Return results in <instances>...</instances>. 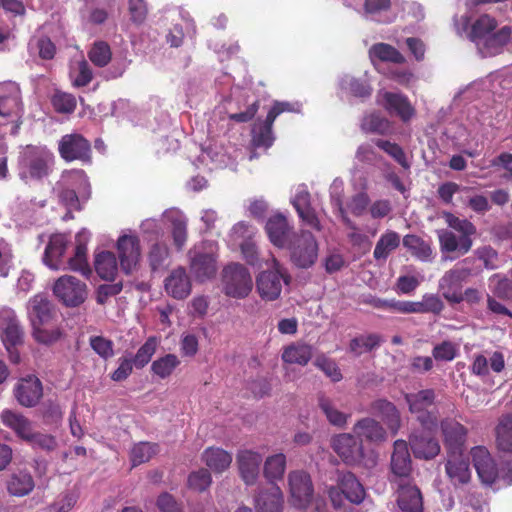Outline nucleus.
<instances>
[{
	"label": "nucleus",
	"mask_w": 512,
	"mask_h": 512,
	"mask_svg": "<svg viewBox=\"0 0 512 512\" xmlns=\"http://www.w3.org/2000/svg\"><path fill=\"white\" fill-rule=\"evenodd\" d=\"M444 219L447 225L458 232L456 234L451 230L439 231V245L443 253L458 252L459 255L468 253L473 245L472 236L476 234V226L467 219H461L450 212L444 213Z\"/></svg>",
	"instance_id": "nucleus-1"
},
{
	"label": "nucleus",
	"mask_w": 512,
	"mask_h": 512,
	"mask_svg": "<svg viewBox=\"0 0 512 512\" xmlns=\"http://www.w3.org/2000/svg\"><path fill=\"white\" fill-rule=\"evenodd\" d=\"M331 447L347 465H358L367 468L376 465V458L365 454L362 442L354 433H341L334 436L331 440Z\"/></svg>",
	"instance_id": "nucleus-2"
},
{
	"label": "nucleus",
	"mask_w": 512,
	"mask_h": 512,
	"mask_svg": "<svg viewBox=\"0 0 512 512\" xmlns=\"http://www.w3.org/2000/svg\"><path fill=\"white\" fill-rule=\"evenodd\" d=\"M54 164V155L48 149L27 146L20 159V177L23 180H41L47 177Z\"/></svg>",
	"instance_id": "nucleus-3"
},
{
	"label": "nucleus",
	"mask_w": 512,
	"mask_h": 512,
	"mask_svg": "<svg viewBox=\"0 0 512 512\" xmlns=\"http://www.w3.org/2000/svg\"><path fill=\"white\" fill-rule=\"evenodd\" d=\"M291 275L277 258L272 256L271 269L264 270L256 277V288L259 296L265 301L277 300L282 292V284L289 285Z\"/></svg>",
	"instance_id": "nucleus-4"
},
{
	"label": "nucleus",
	"mask_w": 512,
	"mask_h": 512,
	"mask_svg": "<svg viewBox=\"0 0 512 512\" xmlns=\"http://www.w3.org/2000/svg\"><path fill=\"white\" fill-rule=\"evenodd\" d=\"M286 248L290 252L291 263L300 269L312 267L318 258V243L315 236L307 230L293 234Z\"/></svg>",
	"instance_id": "nucleus-5"
},
{
	"label": "nucleus",
	"mask_w": 512,
	"mask_h": 512,
	"mask_svg": "<svg viewBox=\"0 0 512 512\" xmlns=\"http://www.w3.org/2000/svg\"><path fill=\"white\" fill-rule=\"evenodd\" d=\"M498 23L497 20L488 15H480L471 25L469 38L473 42L486 39V46L491 48H501L506 45L511 37L512 29L510 26H503L495 31Z\"/></svg>",
	"instance_id": "nucleus-6"
},
{
	"label": "nucleus",
	"mask_w": 512,
	"mask_h": 512,
	"mask_svg": "<svg viewBox=\"0 0 512 512\" xmlns=\"http://www.w3.org/2000/svg\"><path fill=\"white\" fill-rule=\"evenodd\" d=\"M190 272L198 282H205L215 277L217 266L216 246L212 243H203L189 251Z\"/></svg>",
	"instance_id": "nucleus-7"
},
{
	"label": "nucleus",
	"mask_w": 512,
	"mask_h": 512,
	"mask_svg": "<svg viewBox=\"0 0 512 512\" xmlns=\"http://www.w3.org/2000/svg\"><path fill=\"white\" fill-rule=\"evenodd\" d=\"M222 286L226 296L242 299L251 292L253 281L245 266L239 263H230L222 271Z\"/></svg>",
	"instance_id": "nucleus-8"
},
{
	"label": "nucleus",
	"mask_w": 512,
	"mask_h": 512,
	"mask_svg": "<svg viewBox=\"0 0 512 512\" xmlns=\"http://www.w3.org/2000/svg\"><path fill=\"white\" fill-rule=\"evenodd\" d=\"M409 411L416 415L417 421L424 428H436L438 417L436 411L429 408L434 405L436 394L433 389H423L416 393L405 394Z\"/></svg>",
	"instance_id": "nucleus-9"
},
{
	"label": "nucleus",
	"mask_w": 512,
	"mask_h": 512,
	"mask_svg": "<svg viewBox=\"0 0 512 512\" xmlns=\"http://www.w3.org/2000/svg\"><path fill=\"white\" fill-rule=\"evenodd\" d=\"M443 444L447 455H463L469 430L456 418L445 417L440 421Z\"/></svg>",
	"instance_id": "nucleus-10"
},
{
	"label": "nucleus",
	"mask_w": 512,
	"mask_h": 512,
	"mask_svg": "<svg viewBox=\"0 0 512 512\" xmlns=\"http://www.w3.org/2000/svg\"><path fill=\"white\" fill-rule=\"evenodd\" d=\"M55 296L68 307H77L87 297V286L74 276L64 275L53 286Z\"/></svg>",
	"instance_id": "nucleus-11"
},
{
	"label": "nucleus",
	"mask_w": 512,
	"mask_h": 512,
	"mask_svg": "<svg viewBox=\"0 0 512 512\" xmlns=\"http://www.w3.org/2000/svg\"><path fill=\"white\" fill-rule=\"evenodd\" d=\"M434 428L414 430L409 436V443L414 456L418 459H434L440 453V444L433 434Z\"/></svg>",
	"instance_id": "nucleus-12"
},
{
	"label": "nucleus",
	"mask_w": 512,
	"mask_h": 512,
	"mask_svg": "<svg viewBox=\"0 0 512 512\" xmlns=\"http://www.w3.org/2000/svg\"><path fill=\"white\" fill-rule=\"evenodd\" d=\"M58 151L67 162L79 160L86 163L91 161L90 142L81 134L73 133L62 136Z\"/></svg>",
	"instance_id": "nucleus-13"
},
{
	"label": "nucleus",
	"mask_w": 512,
	"mask_h": 512,
	"mask_svg": "<svg viewBox=\"0 0 512 512\" xmlns=\"http://www.w3.org/2000/svg\"><path fill=\"white\" fill-rule=\"evenodd\" d=\"M0 338L5 348L18 347L24 342V329L12 309L0 312Z\"/></svg>",
	"instance_id": "nucleus-14"
},
{
	"label": "nucleus",
	"mask_w": 512,
	"mask_h": 512,
	"mask_svg": "<svg viewBox=\"0 0 512 512\" xmlns=\"http://www.w3.org/2000/svg\"><path fill=\"white\" fill-rule=\"evenodd\" d=\"M27 316L31 327L51 324L56 317L53 303L44 294L34 295L27 304Z\"/></svg>",
	"instance_id": "nucleus-15"
},
{
	"label": "nucleus",
	"mask_w": 512,
	"mask_h": 512,
	"mask_svg": "<svg viewBox=\"0 0 512 512\" xmlns=\"http://www.w3.org/2000/svg\"><path fill=\"white\" fill-rule=\"evenodd\" d=\"M353 433L362 442L378 445L387 440V430L378 420L372 417H363L353 426Z\"/></svg>",
	"instance_id": "nucleus-16"
},
{
	"label": "nucleus",
	"mask_w": 512,
	"mask_h": 512,
	"mask_svg": "<svg viewBox=\"0 0 512 512\" xmlns=\"http://www.w3.org/2000/svg\"><path fill=\"white\" fill-rule=\"evenodd\" d=\"M471 457L480 480L488 485L498 478V469L488 449L484 446H475L471 449Z\"/></svg>",
	"instance_id": "nucleus-17"
},
{
	"label": "nucleus",
	"mask_w": 512,
	"mask_h": 512,
	"mask_svg": "<svg viewBox=\"0 0 512 512\" xmlns=\"http://www.w3.org/2000/svg\"><path fill=\"white\" fill-rule=\"evenodd\" d=\"M117 251L122 271L130 274L140 258V241L138 237L134 235L119 237Z\"/></svg>",
	"instance_id": "nucleus-18"
},
{
	"label": "nucleus",
	"mask_w": 512,
	"mask_h": 512,
	"mask_svg": "<svg viewBox=\"0 0 512 512\" xmlns=\"http://www.w3.org/2000/svg\"><path fill=\"white\" fill-rule=\"evenodd\" d=\"M291 496L298 506L308 504L313 496V485L310 475L304 471H293L289 474Z\"/></svg>",
	"instance_id": "nucleus-19"
},
{
	"label": "nucleus",
	"mask_w": 512,
	"mask_h": 512,
	"mask_svg": "<svg viewBox=\"0 0 512 512\" xmlns=\"http://www.w3.org/2000/svg\"><path fill=\"white\" fill-rule=\"evenodd\" d=\"M370 412L381 417L392 435L401 428V415L394 403L387 399H376L370 403Z\"/></svg>",
	"instance_id": "nucleus-20"
},
{
	"label": "nucleus",
	"mask_w": 512,
	"mask_h": 512,
	"mask_svg": "<svg viewBox=\"0 0 512 512\" xmlns=\"http://www.w3.org/2000/svg\"><path fill=\"white\" fill-rule=\"evenodd\" d=\"M291 229L287 218L281 213L269 217L265 225L270 242L278 248L286 247L291 238L289 237Z\"/></svg>",
	"instance_id": "nucleus-21"
},
{
	"label": "nucleus",
	"mask_w": 512,
	"mask_h": 512,
	"mask_svg": "<svg viewBox=\"0 0 512 512\" xmlns=\"http://www.w3.org/2000/svg\"><path fill=\"white\" fill-rule=\"evenodd\" d=\"M262 455L252 450H243L237 454L240 476L247 485H253L259 475Z\"/></svg>",
	"instance_id": "nucleus-22"
},
{
	"label": "nucleus",
	"mask_w": 512,
	"mask_h": 512,
	"mask_svg": "<svg viewBox=\"0 0 512 512\" xmlns=\"http://www.w3.org/2000/svg\"><path fill=\"white\" fill-rule=\"evenodd\" d=\"M43 395L41 381L35 376L22 379L15 388V397L25 407H34Z\"/></svg>",
	"instance_id": "nucleus-23"
},
{
	"label": "nucleus",
	"mask_w": 512,
	"mask_h": 512,
	"mask_svg": "<svg viewBox=\"0 0 512 512\" xmlns=\"http://www.w3.org/2000/svg\"><path fill=\"white\" fill-rule=\"evenodd\" d=\"M475 258L467 257L457 263L452 269L445 272L439 281V287L447 285H460L471 276H475L481 272V269L475 268Z\"/></svg>",
	"instance_id": "nucleus-24"
},
{
	"label": "nucleus",
	"mask_w": 512,
	"mask_h": 512,
	"mask_svg": "<svg viewBox=\"0 0 512 512\" xmlns=\"http://www.w3.org/2000/svg\"><path fill=\"white\" fill-rule=\"evenodd\" d=\"M446 474L454 486L468 484L471 480L469 461L463 455H447Z\"/></svg>",
	"instance_id": "nucleus-25"
},
{
	"label": "nucleus",
	"mask_w": 512,
	"mask_h": 512,
	"mask_svg": "<svg viewBox=\"0 0 512 512\" xmlns=\"http://www.w3.org/2000/svg\"><path fill=\"white\" fill-rule=\"evenodd\" d=\"M391 471L400 478L408 477L411 472V458L408 443L405 440H396L391 455Z\"/></svg>",
	"instance_id": "nucleus-26"
},
{
	"label": "nucleus",
	"mask_w": 512,
	"mask_h": 512,
	"mask_svg": "<svg viewBox=\"0 0 512 512\" xmlns=\"http://www.w3.org/2000/svg\"><path fill=\"white\" fill-rule=\"evenodd\" d=\"M166 292L175 299H185L191 292V282L184 268L173 270L165 279Z\"/></svg>",
	"instance_id": "nucleus-27"
},
{
	"label": "nucleus",
	"mask_w": 512,
	"mask_h": 512,
	"mask_svg": "<svg viewBox=\"0 0 512 512\" xmlns=\"http://www.w3.org/2000/svg\"><path fill=\"white\" fill-rule=\"evenodd\" d=\"M384 108L397 116L403 122L409 121L415 114V109L412 107L408 97L401 93L385 92L383 94Z\"/></svg>",
	"instance_id": "nucleus-28"
},
{
	"label": "nucleus",
	"mask_w": 512,
	"mask_h": 512,
	"mask_svg": "<svg viewBox=\"0 0 512 512\" xmlns=\"http://www.w3.org/2000/svg\"><path fill=\"white\" fill-rule=\"evenodd\" d=\"M317 403L319 409L330 425L337 428H344L347 425L351 415L340 411L333 399L324 393H319L317 395Z\"/></svg>",
	"instance_id": "nucleus-29"
},
{
	"label": "nucleus",
	"mask_w": 512,
	"mask_h": 512,
	"mask_svg": "<svg viewBox=\"0 0 512 512\" xmlns=\"http://www.w3.org/2000/svg\"><path fill=\"white\" fill-rule=\"evenodd\" d=\"M489 367L495 373L502 372L505 367L504 355L499 351H494L487 359L483 354H477L474 356L470 370L474 375L485 377L489 374Z\"/></svg>",
	"instance_id": "nucleus-30"
},
{
	"label": "nucleus",
	"mask_w": 512,
	"mask_h": 512,
	"mask_svg": "<svg viewBox=\"0 0 512 512\" xmlns=\"http://www.w3.org/2000/svg\"><path fill=\"white\" fill-rule=\"evenodd\" d=\"M67 247V240L62 234H54L50 237L45 248L43 261L53 270L60 269L61 259Z\"/></svg>",
	"instance_id": "nucleus-31"
},
{
	"label": "nucleus",
	"mask_w": 512,
	"mask_h": 512,
	"mask_svg": "<svg viewBox=\"0 0 512 512\" xmlns=\"http://www.w3.org/2000/svg\"><path fill=\"white\" fill-rule=\"evenodd\" d=\"M313 357V347L304 342H294L283 348L282 360L288 364L306 366Z\"/></svg>",
	"instance_id": "nucleus-32"
},
{
	"label": "nucleus",
	"mask_w": 512,
	"mask_h": 512,
	"mask_svg": "<svg viewBox=\"0 0 512 512\" xmlns=\"http://www.w3.org/2000/svg\"><path fill=\"white\" fill-rule=\"evenodd\" d=\"M338 488L351 503L360 504L365 498V490L362 484L351 472L340 475Z\"/></svg>",
	"instance_id": "nucleus-33"
},
{
	"label": "nucleus",
	"mask_w": 512,
	"mask_h": 512,
	"mask_svg": "<svg viewBox=\"0 0 512 512\" xmlns=\"http://www.w3.org/2000/svg\"><path fill=\"white\" fill-rule=\"evenodd\" d=\"M292 204L303 223L318 231L321 230L320 221L315 210L311 207L310 194L308 192L298 193Z\"/></svg>",
	"instance_id": "nucleus-34"
},
{
	"label": "nucleus",
	"mask_w": 512,
	"mask_h": 512,
	"mask_svg": "<svg viewBox=\"0 0 512 512\" xmlns=\"http://www.w3.org/2000/svg\"><path fill=\"white\" fill-rule=\"evenodd\" d=\"M494 433L497 449L501 452L512 453V413L499 417Z\"/></svg>",
	"instance_id": "nucleus-35"
},
{
	"label": "nucleus",
	"mask_w": 512,
	"mask_h": 512,
	"mask_svg": "<svg viewBox=\"0 0 512 512\" xmlns=\"http://www.w3.org/2000/svg\"><path fill=\"white\" fill-rule=\"evenodd\" d=\"M7 491L10 495L23 497L30 494L34 487V479L27 471H18L12 473L6 482Z\"/></svg>",
	"instance_id": "nucleus-36"
},
{
	"label": "nucleus",
	"mask_w": 512,
	"mask_h": 512,
	"mask_svg": "<svg viewBox=\"0 0 512 512\" xmlns=\"http://www.w3.org/2000/svg\"><path fill=\"white\" fill-rule=\"evenodd\" d=\"M21 110L19 89L15 85H8L0 89V116L9 117L17 115Z\"/></svg>",
	"instance_id": "nucleus-37"
},
{
	"label": "nucleus",
	"mask_w": 512,
	"mask_h": 512,
	"mask_svg": "<svg viewBox=\"0 0 512 512\" xmlns=\"http://www.w3.org/2000/svg\"><path fill=\"white\" fill-rule=\"evenodd\" d=\"M397 503L404 512L423 511L422 495L416 486H402L398 493Z\"/></svg>",
	"instance_id": "nucleus-38"
},
{
	"label": "nucleus",
	"mask_w": 512,
	"mask_h": 512,
	"mask_svg": "<svg viewBox=\"0 0 512 512\" xmlns=\"http://www.w3.org/2000/svg\"><path fill=\"white\" fill-rule=\"evenodd\" d=\"M274 119L267 114L265 120L257 121L251 131L252 144L257 148H269L274 142L272 126Z\"/></svg>",
	"instance_id": "nucleus-39"
},
{
	"label": "nucleus",
	"mask_w": 512,
	"mask_h": 512,
	"mask_svg": "<svg viewBox=\"0 0 512 512\" xmlns=\"http://www.w3.org/2000/svg\"><path fill=\"white\" fill-rule=\"evenodd\" d=\"M1 419L5 426L12 429L16 435L26 441L32 432V426L29 419L19 413L11 410H4L1 413Z\"/></svg>",
	"instance_id": "nucleus-40"
},
{
	"label": "nucleus",
	"mask_w": 512,
	"mask_h": 512,
	"mask_svg": "<svg viewBox=\"0 0 512 512\" xmlns=\"http://www.w3.org/2000/svg\"><path fill=\"white\" fill-rule=\"evenodd\" d=\"M95 271L103 280L112 281L117 273L118 266L114 253L102 251L95 256Z\"/></svg>",
	"instance_id": "nucleus-41"
},
{
	"label": "nucleus",
	"mask_w": 512,
	"mask_h": 512,
	"mask_svg": "<svg viewBox=\"0 0 512 512\" xmlns=\"http://www.w3.org/2000/svg\"><path fill=\"white\" fill-rule=\"evenodd\" d=\"M202 460L212 471L221 473L230 466L232 456L221 448L210 447L203 452Z\"/></svg>",
	"instance_id": "nucleus-42"
},
{
	"label": "nucleus",
	"mask_w": 512,
	"mask_h": 512,
	"mask_svg": "<svg viewBox=\"0 0 512 512\" xmlns=\"http://www.w3.org/2000/svg\"><path fill=\"white\" fill-rule=\"evenodd\" d=\"M400 245V235L392 230H388L383 233L378 239L374 251L373 257L375 260L385 261L389 255L396 250Z\"/></svg>",
	"instance_id": "nucleus-43"
},
{
	"label": "nucleus",
	"mask_w": 512,
	"mask_h": 512,
	"mask_svg": "<svg viewBox=\"0 0 512 512\" xmlns=\"http://www.w3.org/2000/svg\"><path fill=\"white\" fill-rule=\"evenodd\" d=\"M403 246L412 256L420 261L428 262L432 259L431 245L415 234H407L403 238Z\"/></svg>",
	"instance_id": "nucleus-44"
},
{
	"label": "nucleus",
	"mask_w": 512,
	"mask_h": 512,
	"mask_svg": "<svg viewBox=\"0 0 512 512\" xmlns=\"http://www.w3.org/2000/svg\"><path fill=\"white\" fill-rule=\"evenodd\" d=\"M31 335L33 339L43 345H53L63 337V330L54 323L32 326Z\"/></svg>",
	"instance_id": "nucleus-45"
},
{
	"label": "nucleus",
	"mask_w": 512,
	"mask_h": 512,
	"mask_svg": "<svg viewBox=\"0 0 512 512\" xmlns=\"http://www.w3.org/2000/svg\"><path fill=\"white\" fill-rule=\"evenodd\" d=\"M360 127L366 134H378L382 136L390 134L392 130L390 121L375 112L364 116Z\"/></svg>",
	"instance_id": "nucleus-46"
},
{
	"label": "nucleus",
	"mask_w": 512,
	"mask_h": 512,
	"mask_svg": "<svg viewBox=\"0 0 512 512\" xmlns=\"http://www.w3.org/2000/svg\"><path fill=\"white\" fill-rule=\"evenodd\" d=\"M283 496L278 487H272L270 492H262L256 499L258 512H281Z\"/></svg>",
	"instance_id": "nucleus-47"
},
{
	"label": "nucleus",
	"mask_w": 512,
	"mask_h": 512,
	"mask_svg": "<svg viewBox=\"0 0 512 512\" xmlns=\"http://www.w3.org/2000/svg\"><path fill=\"white\" fill-rule=\"evenodd\" d=\"M179 365L180 360L177 355L169 353L154 360L151 364V371L157 377L166 379Z\"/></svg>",
	"instance_id": "nucleus-48"
},
{
	"label": "nucleus",
	"mask_w": 512,
	"mask_h": 512,
	"mask_svg": "<svg viewBox=\"0 0 512 512\" xmlns=\"http://www.w3.org/2000/svg\"><path fill=\"white\" fill-rule=\"evenodd\" d=\"M159 452V446L151 442H139L133 446L130 452V460L133 467L148 462Z\"/></svg>",
	"instance_id": "nucleus-49"
},
{
	"label": "nucleus",
	"mask_w": 512,
	"mask_h": 512,
	"mask_svg": "<svg viewBox=\"0 0 512 512\" xmlns=\"http://www.w3.org/2000/svg\"><path fill=\"white\" fill-rule=\"evenodd\" d=\"M382 337L379 334L371 333L353 338L349 344V350L356 356L364 352L372 351L380 346Z\"/></svg>",
	"instance_id": "nucleus-50"
},
{
	"label": "nucleus",
	"mask_w": 512,
	"mask_h": 512,
	"mask_svg": "<svg viewBox=\"0 0 512 512\" xmlns=\"http://www.w3.org/2000/svg\"><path fill=\"white\" fill-rule=\"evenodd\" d=\"M158 339L150 336L146 339L143 345L139 347L134 357L131 358L136 369L144 368L156 353L158 346Z\"/></svg>",
	"instance_id": "nucleus-51"
},
{
	"label": "nucleus",
	"mask_w": 512,
	"mask_h": 512,
	"mask_svg": "<svg viewBox=\"0 0 512 512\" xmlns=\"http://www.w3.org/2000/svg\"><path fill=\"white\" fill-rule=\"evenodd\" d=\"M286 468V457L283 453L269 456L264 463V475L270 481L282 479Z\"/></svg>",
	"instance_id": "nucleus-52"
},
{
	"label": "nucleus",
	"mask_w": 512,
	"mask_h": 512,
	"mask_svg": "<svg viewBox=\"0 0 512 512\" xmlns=\"http://www.w3.org/2000/svg\"><path fill=\"white\" fill-rule=\"evenodd\" d=\"M370 53L382 62H391L395 64H403L405 57L392 45L386 43H376Z\"/></svg>",
	"instance_id": "nucleus-53"
},
{
	"label": "nucleus",
	"mask_w": 512,
	"mask_h": 512,
	"mask_svg": "<svg viewBox=\"0 0 512 512\" xmlns=\"http://www.w3.org/2000/svg\"><path fill=\"white\" fill-rule=\"evenodd\" d=\"M68 269L79 272L88 278L92 270L87 261V247L83 243H78L75 247L74 256L68 260Z\"/></svg>",
	"instance_id": "nucleus-54"
},
{
	"label": "nucleus",
	"mask_w": 512,
	"mask_h": 512,
	"mask_svg": "<svg viewBox=\"0 0 512 512\" xmlns=\"http://www.w3.org/2000/svg\"><path fill=\"white\" fill-rule=\"evenodd\" d=\"M89 60L97 67H105L112 59L109 44L105 41H96L88 51Z\"/></svg>",
	"instance_id": "nucleus-55"
},
{
	"label": "nucleus",
	"mask_w": 512,
	"mask_h": 512,
	"mask_svg": "<svg viewBox=\"0 0 512 512\" xmlns=\"http://www.w3.org/2000/svg\"><path fill=\"white\" fill-rule=\"evenodd\" d=\"M169 218L173 243L178 250H181L188 237L187 220L180 214L171 215Z\"/></svg>",
	"instance_id": "nucleus-56"
},
{
	"label": "nucleus",
	"mask_w": 512,
	"mask_h": 512,
	"mask_svg": "<svg viewBox=\"0 0 512 512\" xmlns=\"http://www.w3.org/2000/svg\"><path fill=\"white\" fill-rule=\"evenodd\" d=\"M374 143L378 148L392 157L404 169H409L410 164L407 161L405 152L400 145L383 139H377L374 141Z\"/></svg>",
	"instance_id": "nucleus-57"
},
{
	"label": "nucleus",
	"mask_w": 512,
	"mask_h": 512,
	"mask_svg": "<svg viewBox=\"0 0 512 512\" xmlns=\"http://www.w3.org/2000/svg\"><path fill=\"white\" fill-rule=\"evenodd\" d=\"M53 108L58 113L71 114L77 106L76 98L73 94L56 91L51 99Z\"/></svg>",
	"instance_id": "nucleus-58"
},
{
	"label": "nucleus",
	"mask_w": 512,
	"mask_h": 512,
	"mask_svg": "<svg viewBox=\"0 0 512 512\" xmlns=\"http://www.w3.org/2000/svg\"><path fill=\"white\" fill-rule=\"evenodd\" d=\"M29 46L38 51V55L43 60H51L55 57L56 46L47 36L34 37L30 40Z\"/></svg>",
	"instance_id": "nucleus-59"
},
{
	"label": "nucleus",
	"mask_w": 512,
	"mask_h": 512,
	"mask_svg": "<svg viewBox=\"0 0 512 512\" xmlns=\"http://www.w3.org/2000/svg\"><path fill=\"white\" fill-rule=\"evenodd\" d=\"M314 365L323 371V373L329 377L333 382H339L342 380L343 375L337 363L325 355H319L315 361Z\"/></svg>",
	"instance_id": "nucleus-60"
},
{
	"label": "nucleus",
	"mask_w": 512,
	"mask_h": 512,
	"mask_svg": "<svg viewBox=\"0 0 512 512\" xmlns=\"http://www.w3.org/2000/svg\"><path fill=\"white\" fill-rule=\"evenodd\" d=\"M169 257V249L164 243H155L149 252L148 260L153 271L165 266Z\"/></svg>",
	"instance_id": "nucleus-61"
},
{
	"label": "nucleus",
	"mask_w": 512,
	"mask_h": 512,
	"mask_svg": "<svg viewBox=\"0 0 512 512\" xmlns=\"http://www.w3.org/2000/svg\"><path fill=\"white\" fill-rule=\"evenodd\" d=\"M89 344L92 350L104 360H107L114 355V344L110 339L103 336H91Z\"/></svg>",
	"instance_id": "nucleus-62"
},
{
	"label": "nucleus",
	"mask_w": 512,
	"mask_h": 512,
	"mask_svg": "<svg viewBox=\"0 0 512 512\" xmlns=\"http://www.w3.org/2000/svg\"><path fill=\"white\" fill-rule=\"evenodd\" d=\"M26 442L32 445L33 448L41 449L43 451H53L57 448V440L54 436L43 433H30Z\"/></svg>",
	"instance_id": "nucleus-63"
},
{
	"label": "nucleus",
	"mask_w": 512,
	"mask_h": 512,
	"mask_svg": "<svg viewBox=\"0 0 512 512\" xmlns=\"http://www.w3.org/2000/svg\"><path fill=\"white\" fill-rule=\"evenodd\" d=\"M490 280L496 281L492 288V296L503 300L512 299V282L508 278L502 277L500 274H494Z\"/></svg>",
	"instance_id": "nucleus-64"
}]
</instances>
